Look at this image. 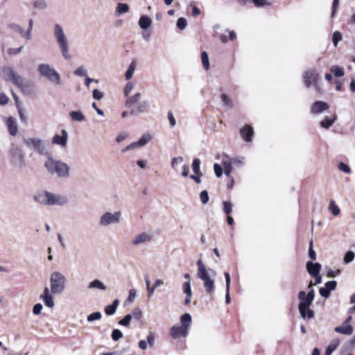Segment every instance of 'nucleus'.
<instances>
[{"mask_svg": "<svg viewBox=\"0 0 355 355\" xmlns=\"http://www.w3.org/2000/svg\"><path fill=\"white\" fill-rule=\"evenodd\" d=\"M141 97L140 93H137L132 96H130L127 98L125 101V105L128 108L130 109H137L138 103L139 102Z\"/></svg>", "mask_w": 355, "mask_h": 355, "instance_id": "nucleus-18", "label": "nucleus"}, {"mask_svg": "<svg viewBox=\"0 0 355 355\" xmlns=\"http://www.w3.org/2000/svg\"><path fill=\"white\" fill-rule=\"evenodd\" d=\"M337 117L335 114L327 116L324 119L320 121V125L324 128H329L335 122Z\"/></svg>", "mask_w": 355, "mask_h": 355, "instance_id": "nucleus-25", "label": "nucleus"}, {"mask_svg": "<svg viewBox=\"0 0 355 355\" xmlns=\"http://www.w3.org/2000/svg\"><path fill=\"white\" fill-rule=\"evenodd\" d=\"M184 159L182 157H177L172 159L171 166L173 168H175L176 165L182 163Z\"/></svg>", "mask_w": 355, "mask_h": 355, "instance_id": "nucleus-56", "label": "nucleus"}, {"mask_svg": "<svg viewBox=\"0 0 355 355\" xmlns=\"http://www.w3.org/2000/svg\"><path fill=\"white\" fill-rule=\"evenodd\" d=\"M187 26V21L185 18L180 17L178 19L177 27L180 30H181V31L184 30L186 28Z\"/></svg>", "mask_w": 355, "mask_h": 355, "instance_id": "nucleus-41", "label": "nucleus"}, {"mask_svg": "<svg viewBox=\"0 0 355 355\" xmlns=\"http://www.w3.org/2000/svg\"><path fill=\"white\" fill-rule=\"evenodd\" d=\"M49 173L56 175L61 178H67L69 176V166L64 162L48 158L44 164Z\"/></svg>", "mask_w": 355, "mask_h": 355, "instance_id": "nucleus-7", "label": "nucleus"}, {"mask_svg": "<svg viewBox=\"0 0 355 355\" xmlns=\"http://www.w3.org/2000/svg\"><path fill=\"white\" fill-rule=\"evenodd\" d=\"M214 170L215 175L217 178H220L223 175V168L222 166L218 164H214Z\"/></svg>", "mask_w": 355, "mask_h": 355, "instance_id": "nucleus-52", "label": "nucleus"}, {"mask_svg": "<svg viewBox=\"0 0 355 355\" xmlns=\"http://www.w3.org/2000/svg\"><path fill=\"white\" fill-rule=\"evenodd\" d=\"M134 86H135V85L132 82H129L126 84V85L124 88V94L126 96H128L130 94V92H132V90L134 88Z\"/></svg>", "mask_w": 355, "mask_h": 355, "instance_id": "nucleus-55", "label": "nucleus"}, {"mask_svg": "<svg viewBox=\"0 0 355 355\" xmlns=\"http://www.w3.org/2000/svg\"><path fill=\"white\" fill-rule=\"evenodd\" d=\"M355 257V254L352 251H348L344 257V263H349L352 262Z\"/></svg>", "mask_w": 355, "mask_h": 355, "instance_id": "nucleus-45", "label": "nucleus"}, {"mask_svg": "<svg viewBox=\"0 0 355 355\" xmlns=\"http://www.w3.org/2000/svg\"><path fill=\"white\" fill-rule=\"evenodd\" d=\"M232 210V204L230 202L225 201L223 202V211L226 214H230Z\"/></svg>", "mask_w": 355, "mask_h": 355, "instance_id": "nucleus-50", "label": "nucleus"}, {"mask_svg": "<svg viewBox=\"0 0 355 355\" xmlns=\"http://www.w3.org/2000/svg\"><path fill=\"white\" fill-rule=\"evenodd\" d=\"M252 1L257 7H263L264 6L270 5V3H268L266 0H252Z\"/></svg>", "mask_w": 355, "mask_h": 355, "instance_id": "nucleus-58", "label": "nucleus"}, {"mask_svg": "<svg viewBox=\"0 0 355 355\" xmlns=\"http://www.w3.org/2000/svg\"><path fill=\"white\" fill-rule=\"evenodd\" d=\"M68 133L65 130H62L60 134H56L52 139V144L58 145L61 148H65L67 145Z\"/></svg>", "mask_w": 355, "mask_h": 355, "instance_id": "nucleus-15", "label": "nucleus"}, {"mask_svg": "<svg viewBox=\"0 0 355 355\" xmlns=\"http://www.w3.org/2000/svg\"><path fill=\"white\" fill-rule=\"evenodd\" d=\"M319 293L321 296H322L325 298H328L330 295V291H329L325 287L320 288L319 290Z\"/></svg>", "mask_w": 355, "mask_h": 355, "instance_id": "nucleus-64", "label": "nucleus"}, {"mask_svg": "<svg viewBox=\"0 0 355 355\" xmlns=\"http://www.w3.org/2000/svg\"><path fill=\"white\" fill-rule=\"evenodd\" d=\"M8 101H9V98L7 96V95H6L3 93H1L0 94V105H6L8 103Z\"/></svg>", "mask_w": 355, "mask_h": 355, "instance_id": "nucleus-63", "label": "nucleus"}, {"mask_svg": "<svg viewBox=\"0 0 355 355\" xmlns=\"http://www.w3.org/2000/svg\"><path fill=\"white\" fill-rule=\"evenodd\" d=\"M119 300L116 299L114 300L112 304L107 305L105 308V313L107 315H114L116 312V310L117 309V306L119 305Z\"/></svg>", "mask_w": 355, "mask_h": 355, "instance_id": "nucleus-27", "label": "nucleus"}, {"mask_svg": "<svg viewBox=\"0 0 355 355\" xmlns=\"http://www.w3.org/2000/svg\"><path fill=\"white\" fill-rule=\"evenodd\" d=\"M191 322V315L189 313L183 314L180 317V324L173 325L170 329V336L173 339H178L180 337L186 338L189 334Z\"/></svg>", "mask_w": 355, "mask_h": 355, "instance_id": "nucleus-5", "label": "nucleus"}, {"mask_svg": "<svg viewBox=\"0 0 355 355\" xmlns=\"http://www.w3.org/2000/svg\"><path fill=\"white\" fill-rule=\"evenodd\" d=\"M6 124L8 126L9 133L12 136H15L18 132L16 119H14L13 117H9L7 119Z\"/></svg>", "mask_w": 355, "mask_h": 355, "instance_id": "nucleus-21", "label": "nucleus"}, {"mask_svg": "<svg viewBox=\"0 0 355 355\" xmlns=\"http://www.w3.org/2000/svg\"><path fill=\"white\" fill-rule=\"evenodd\" d=\"M35 9L44 10L48 8V3L46 0H34L32 3Z\"/></svg>", "mask_w": 355, "mask_h": 355, "instance_id": "nucleus-28", "label": "nucleus"}, {"mask_svg": "<svg viewBox=\"0 0 355 355\" xmlns=\"http://www.w3.org/2000/svg\"><path fill=\"white\" fill-rule=\"evenodd\" d=\"M197 276L203 282L206 293L211 295L215 290L216 272L214 270L207 269L202 259L197 261Z\"/></svg>", "mask_w": 355, "mask_h": 355, "instance_id": "nucleus-3", "label": "nucleus"}, {"mask_svg": "<svg viewBox=\"0 0 355 355\" xmlns=\"http://www.w3.org/2000/svg\"><path fill=\"white\" fill-rule=\"evenodd\" d=\"M340 344V340L338 338H335L331 340L328 347L326 349V352H328L331 354V353L338 347Z\"/></svg>", "mask_w": 355, "mask_h": 355, "instance_id": "nucleus-31", "label": "nucleus"}, {"mask_svg": "<svg viewBox=\"0 0 355 355\" xmlns=\"http://www.w3.org/2000/svg\"><path fill=\"white\" fill-rule=\"evenodd\" d=\"M88 288L105 291L107 289V286L101 281L98 279H94L89 282L88 284Z\"/></svg>", "mask_w": 355, "mask_h": 355, "instance_id": "nucleus-24", "label": "nucleus"}, {"mask_svg": "<svg viewBox=\"0 0 355 355\" xmlns=\"http://www.w3.org/2000/svg\"><path fill=\"white\" fill-rule=\"evenodd\" d=\"M152 236L150 233L143 232L133 237L131 244L135 247H138L150 242Z\"/></svg>", "mask_w": 355, "mask_h": 355, "instance_id": "nucleus-12", "label": "nucleus"}, {"mask_svg": "<svg viewBox=\"0 0 355 355\" xmlns=\"http://www.w3.org/2000/svg\"><path fill=\"white\" fill-rule=\"evenodd\" d=\"M331 72L336 77H342L344 76V70L338 66H333L331 69Z\"/></svg>", "mask_w": 355, "mask_h": 355, "instance_id": "nucleus-40", "label": "nucleus"}, {"mask_svg": "<svg viewBox=\"0 0 355 355\" xmlns=\"http://www.w3.org/2000/svg\"><path fill=\"white\" fill-rule=\"evenodd\" d=\"M70 116L73 121L81 122L85 120V116L82 112H70Z\"/></svg>", "mask_w": 355, "mask_h": 355, "instance_id": "nucleus-34", "label": "nucleus"}, {"mask_svg": "<svg viewBox=\"0 0 355 355\" xmlns=\"http://www.w3.org/2000/svg\"><path fill=\"white\" fill-rule=\"evenodd\" d=\"M336 286H337V283L336 281H329V282H327L325 285H324V287L329 291H332L336 289Z\"/></svg>", "mask_w": 355, "mask_h": 355, "instance_id": "nucleus-54", "label": "nucleus"}, {"mask_svg": "<svg viewBox=\"0 0 355 355\" xmlns=\"http://www.w3.org/2000/svg\"><path fill=\"white\" fill-rule=\"evenodd\" d=\"M322 266L319 263H313L312 261H308L306 263V269L308 272L312 275H317L320 273Z\"/></svg>", "mask_w": 355, "mask_h": 355, "instance_id": "nucleus-19", "label": "nucleus"}, {"mask_svg": "<svg viewBox=\"0 0 355 355\" xmlns=\"http://www.w3.org/2000/svg\"><path fill=\"white\" fill-rule=\"evenodd\" d=\"M329 210L334 216H338L340 212L339 207L335 204V202L334 200L330 201Z\"/></svg>", "mask_w": 355, "mask_h": 355, "instance_id": "nucleus-39", "label": "nucleus"}, {"mask_svg": "<svg viewBox=\"0 0 355 355\" xmlns=\"http://www.w3.org/2000/svg\"><path fill=\"white\" fill-rule=\"evenodd\" d=\"M11 162L17 166L22 168L25 164L24 155L19 147L12 144L9 151Z\"/></svg>", "mask_w": 355, "mask_h": 355, "instance_id": "nucleus-11", "label": "nucleus"}, {"mask_svg": "<svg viewBox=\"0 0 355 355\" xmlns=\"http://www.w3.org/2000/svg\"><path fill=\"white\" fill-rule=\"evenodd\" d=\"M129 315L131 316V319L139 320L142 316V312L139 308H136Z\"/></svg>", "mask_w": 355, "mask_h": 355, "instance_id": "nucleus-43", "label": "nucleus"}, {"mask_svg": "<svg viewBox=\"0 0 355 355\" xmlns=\"http://www.w3.org/2000/svg\"><path fill=\"white\" fill-rule=\"evenodd\" d=\"M112 338L114 341L119 340L123 337V333L119 329H114L112 332Z\"/></svg>", "mask_w": 355, "mask_h": 355, "instance_id": "nucleus-44", "label": "nucleus"}, {"mask_svg": "<svg viewBox=\"0 0 355 355\" xmlns=\"http://www.w3.org/2000/svg\"><path fill=\"white\" fill-rule=\"evenodd\" d=\"M24 144L29 148L42 153L45 150V146L42 140L35 138H27L24 139Z\"/></svg>", "mask_w": 355, "mask_h": 355, "instance_id": "nucleus-13", "label": "nucleus"}, {"mask_svg": "<svg viewBox=\"0 0 355 355\" xmlns=\"http://www.w3.org/2000/svg\"><path fill=\"white\" fill-rule=\"evenodd\" d=\"M131 320V316L128 314L119 322V324L124 327H128L130 325Z\"/></svg>", "mask_w": 355, "mask_h": 355, "instance_id": "nucleus-47", "label": "nucleus"}, {"mask_svg": "<svg viewBox=\"0 0 355 355\" xmlns=\"http://www.w3.org/2000/svg\"><path fill=\"white\" fill-rule=\"evenodd\" d=\"M92 95H93V98H94V99H96V100H100V99H101V98H103V93H102L100 90H98V89H94V90L93 91V94H92Z\"/></svg>", "mask_w": 355, "mask_h": 355, "instance_id": "nucleus-62", "label": "nucleus"}, {"mask_svg": "<svg viewBox=\"0 0 355 355\" xmlns=\"http://www.w3.org/2000/svg\"><path fill=\"white\" fill-rule=\"evenodd\" d=\"M43 309V306L41 304H36L33 309V313L35 315H39L41 313V311Z\"/></svg>", "mask_w": 355, "mask_h": 355, "instance_id": "nucleus-59", "label": "nucleus"}, {"mask_svg": "<svg viewBox=\"0 0 355 355\" xmlns=\"http://www.w3.org/2000/svg\"><path fill=\"white\" fill-rule=\"evenodd\" d=\"M329 109V105L324 101H316L312 106L311 111H326Z\"/></svg>", "mask_w": 355, "mask_h": 355, "instance_id": "nucleus-26", "label": "nucleus"}, {"mask_svg": "<svg viewBox=\"0 0 355 355\" xmlns=\"http://www.w3.org/2000/svg\"><path fill=\"white\" fill-rule=\"evenodd\" d=\"M121 211H105L99 218L98 225L102 228L118 225L121 222Z\"/></svg>", "mask_w": 355, "mask_h": 355, "instance_id": "nucleus-9", "label": "nucleus"}, {"mask_svg": "<svg viewBox=\"0 0 355 355\" xmlns=\"http://www.w3.org/2000/svg\"><path fill=\"white\" fill-rule=\"evenodd\" d=\"M338 168L340 171H343V173H351V168L350 167L343 163V162H340L339 164H338Z\"/></svg>", "mask_w": 355, "mask_h": 355, "instance_id": "nucleus-51", "label": "nucleus"}, {"mask_svg": "<svg viewBox=\"0 0 355 355\" xmlns=\"http://www.w3.org/2000/svg\"><path fill=\"white\" fill-rule=\"evenodd\" d=\"M153 138L152 135L149 133L144 134L142 137L136 142H133L128 145L123 151H128L136 148H140L148 144Z\"/></svg>", "mask_w": 355, "mask_h": 355, "instance_id": "nucleus-14", "label": "nucleus"}, {"mask_svg": "<svg viewBox=\"0 0 355 355\" xmlns=\"http://www.w3.org/2000/svg\"><path fill=\"white\" fill-rule=\"evenodd\" d=\"M221 164L224 169V173L226 176H229L232 172V162L228 156H224L222 158Z\"/></svg>", "mask_w": 355, "mask_h": 355, "instance_id": "nucleus-20", "label": "nucleus"}, {"mask_svg": "<svg viewBox=\"0 0 355 355\" xmlns=\"http://www.w3.org/2000/svg\"><path fill=\"white\" fill-rule=\"evenodd\" d=\"M298 297H299V300H300L298 309H299V311L300 313L301 316L303 318H313V315H314L313 311L309 309L313 301L309 300L306 297V293L303 291H302L299 293Z\"/></svg>", "mask_w": 355, "mask_h": 355, "instance_id": "nucleus-10", "label": "nucleus"}, {"mask_svg": "<svg viewBox=\"0 0 355 355\" xmlns=\"http://www.w3.org/2000/svg\"><path fill=\"white\" fill-rule=\"evenodd\" d=\"M182 288H183V291L184 293L187 295H191V284H190V281H187V282H185L183 285H182Z\"/></svg>", "mask_w": 355, "mask_h": 355, "instance_id": "nucleus-53", "label": "nucleus"}, {"mask_svg": "<svg viewBox=\"0 0 355 355\" xmlns=\"http://www.w3.org/2000/svg\"><path fill=\"white\" fill-rule=\"evenodd\" d=\"M137 296V291L135 289H130L129 291V295L128 300L129 302H132L135 300Z\"/></svg>", "mask_w": 355, "mask_h": 355, "instance_id": "nucleus-60", "label": "nucleus"}, {"mask_svg": "<svg viewBox=\"0 0 355 355\" xmlns=\"http://www.w3.org/2000/svg\"><path fill=\"white\" fill-rule=\"evenodd\" d=\"M136 67V64L135 62H132L127 69L125 76L127 80H130L132 78L135 70Z\"/></svg>", "mask_w": 355, "mask_h": 355, "instance_id": "nucleus-32", "label": "nucleus"}, {"mask_svg": "<svg viewBox=\"0 0 355 355\" xmlns=\"http://www.w3.org/2000/svg\"><path fill=\"white\" fill-rule=\"evenodd\" d=\"M151 24L152 20L149 17L146 15H142L139 18V26L141 29L147 30L150 27Z\"/></svg>", "mask_w": 355, "mask_h": 355, "instance_id": "nucleus-23", "label": "nucleus"}, {"mask_svg": "<svg viewBox=\"0 0 355 355\" xmlns=\"http://www.w3.org/2000/svg\"><path fill=\"white\" fill-rule=\"evenodd\" d=\"M201 60L202 63L205 69V70H208L209 69V57L207 52L203 51L201 54Z\"/></svg>", "mask_w": 355, "mask_h": 355, "instance_id": "nucleus-36", "label": "nucleus"}, {"mask_svg": "<svg viewBox=\"0 0 355 355\" xmlns=\"http://www.w3.org/2000/svg\"><path fill=\"white\" fill-rule=\"evenodd\" d=\"M221 98L224 105H225L228 108H232V101L227 95L223 94L221 95Z\"/></svg>", "mask_w": 355, "mask_h": 355, "instance_id": "nucleus-49", "label": "nucleus"}, {"mask_svg": "<svg viewBox=\"0 0 355 355\" xmlns=\"http://www.w3.org/2000/svg\"><path fill=\"white\" fill-rule=\"evenodd\" d=\"M101 318H102L101 313L99 311H96V312H94V313L89 314L87 318V320L88 322H93L95 320H99L101 319Z\"/></svg>", "mask_w": 355, "mask_h": 355, "instance_id": "nucleus-35", "label": "nucleus"}, {"mask_svg": "<svg viewBox=\"0 0 355 355\" xmlns=\"http://www.w3.org/2000/svg\"><path fill=\"white\" fill-rule=\"evenodd\" d=\"M33 200L43 206H64L69 203V198L65 194L53 193L47 190L37 191L33 196Z\"/></svg>", "mask_w": 355, "mask_h": 355, "instance_id": "nucleus-2", "label": "nucleus"}, {"mask_svg": "<svg viewBox=\"0 0 355 355\" xmlns=\"http://www.w3.org/2000/svg\"><path fill=\"white\" fill-rule=\"evenodd\" d=\"M49 283L50 288H44L43 293L40 295V299L45 306L53 308L55 303L52 295L61 294L64 291L67 278L62 272L54 271L50 275Z\"/></svg>", "mask_w": 355, "mask_h": 355, "instance_id": "nucleus-1", "label": "nucleus"}, {"mask_svg": "<svg viewBox=\"0 0 355 355\" xmlns=\"http://www.w3.org/2000/svg\"><path fill=\"white\" fill-rule=\"evenodd\" d=\"M53 36L60 48L63 58L66 60H71V55L69 53V42L63 27L60 24H54Z\"/></svg>", "mask_w": 355, "mask_h": 355, "instance_id": "nucleus-4", "label": "nucleus"}, {"mask_svg": "<svg viewBox=\"0 0 355 355\" xmlns=\"http://www.w3.org/2000/svg\"><path fill=\"white\" fill-rule=\"evenodd\" d=\"M74 74L77 76H85L87 75V69L85 67L81 66L74 71Z\"/></svg>", "mask_w": 355, "mask_h": 355, "instance_id": "nucleus-46", "label": "nucleus"}, {"mask_svg": "<svg viewBox=\"0 0 355 355\" xmlns=\"http://www.w3.org/2000/svg\"><path fill=\"white\" fill-rule=\"evenodd\" d=\"M12 30L20 35L21 37L26 39V31L20 26L17 24L12 25Z\"/></svg>", "mask_w": 355, "mask_h": 355, "instance_id": "nucleus-37", "label": "nucleus"}, {"mask_svg": "<svg viewBox=\"0 0 355 355\" xmlns=\"http://www.w3.org/2000/svg\"><path fill=\"white\" fill-rule=\"evenodd\" d=\"M320 79V75L314 71H306L303 74L304 83L307 87H309L312 83H317Z\"/></svg>", "mask_w": 355, "mask_h": 355, "instance_id": "nucleus-16", "label": "nucleus"}, {"mask_svg": "<svg viewBox=\"0 0 355 355\" xmlns=\"http://www.w3.org/2000/svg\"><path fill=\"white\" fill-rule=\"evenodd\" d=\"M242 138L245 141H251L254 135L253 129L251 126L245 125L240 130Z\"/></svg>", "mask_w": 355, "mask_h": 355, "instance_id": "nucleus-17", "label": "nucleus"}, {"mask_svg": "<svg viewBox=\"0 0 355 355\" xmlns=\"http://www.w3.org/2000/svg\"><path fill=\"white\" fill-rule=\"evenodd\" d=\"M192 170L196 175H202L200 171V160L198 158H195L193 160Z\"/></svg>", "mask_w": 355, "mask_h": 355, "instance_id": "nucleus-30", "label": "nucleus"}, {"mask_svg": "<svg viewBox=\"0 0 355 355\" xmlns=\"http://www.w3.org/2000/svg\"><path fill=\"white\" fill-rule=\"evenodd\" d=\"M129 10V6L126 3H119L115 10V15L119 16L122 14L128 12Z\"/></svg>", "mask_w": 355, "mask_h": 355, "instance_id": "nucleus-29", "label": "nucleus"}, {"mask_svg": "<svg viewBox=\"0 0 355 355\" xmlns=\"http://www.w3.org/2000/svg\"><path fill=\"white\" fill-rule=\"evenodd\" d=\"M335 331L344 335H352L353 333V327L350 324L343 323L341 326L335 328Z\"/></svg>", "mask_w": 355, "mask_h": 355, "instance_id": "nucleus-22", "label": "nucleus"}, {"mask_svg": "<svg viewBox=\"0 0 355 355\" xmlns=\"http://www.w3.org/2000/svg\"><path fill=\"white\" fill-rule=\"evenodd\" d=\"M33 28V20L31 19L28 21V30L26 31V40H31L32 39V30Z\"/></svg>", "mask_w": 355, "mask_h": 355, "instance_id": "nucleus-42", "label": "nucleus"}, {"mask_svg": "<svg viewBox=\"0 0 355 355\" xmlns=\"http://www.w3.org/2000/svg\"><path fill=\"white\" fill-rule=\"evenodd\" d=\"M37 71L40 77L45 78L54 85L62 84L61 76L57 70L49 63H40Z\"/></svg>", "mask_w": 355, "mask_h": 355, "instance_id": "nucleus-6", "label": "nucleus"}, {"mask_svg": "<svg viewBox=\"0 0 355 355\" xmlns=\"http://www.w3.org/2000/svg\"><path fill=\"white\" fill-rule=\"evenodd\" d=\"M0 76L6 82L21 87L24 84V78L13 68L10 67H3L0 70Z\"/></svg>", "mask_w": 355, "mask_h": 355, "instance_id": "nucleus-8", "label": "nucleus"}, {"mask_svg": "<svg viewBox=\"0 0 355 355\" xmlns=\"http://www.w3.org/2000/svg\"><path fill=\"white\" fill-rule=\"evenodd\" d=\"M23 49V46H20L19 48H10L8 50V53L10 55H17Z\"/></svg>", "mask_w": 355, "mask_h": 355, "instance_id": "nucleus-61", "label": "nucleus"}, {"mask_svg": "<svg viewBox=\"0 0 355 355\" xmlns=\"http://www.w3.org/2000/svg\"><path fill=\"white\" fill-rule=\"evenodd\" d=\"M200 200L202 204L205 205L209 202V198L207 191H202L200 193Z\"/></svg>", "mask_w": 355, "mask_h": 355, "instance_id": "nucleus-48", "label": "nucleus"}, {"mask_svg": "<svg viewBox=\"0 0 355 355\" xmlns=\"http://www.w3.org/2000/svg\"><path fill=\"white\" fill-rule=\"evenodd\" d=\"M150 108H151L150 101L147 99H145L143 101L139 100V102L137 107V109L139 110H149Z\"/></svg>", "mask_w": 355, "mask_h": 355, "instance_id": "nucleus-33", "label": "nucleus"}, {"mask_svg": "<svg viewBox=\"0 0 355 355\" xmlns=\"http://www.w3.org/2000/svg\"><path fill=\"white\" fill-rule=\"evenodd\" d=\"M343 36L340 32L335 31L332 35V42L334 46H337L338 43L342 40Z\"/></svg>", "mask_w": 355, "mask_h": 355, "instance_id": "nucleus-38", "label": "nucleus"}, {"mask_svg": "<svg viewBox=\"0 0 355 355\" xmlns=\"http://www.w3.org/2000/svg\"><path fill=\"white\" fill-rule=\"evenodd\" d=\"M147 344L150 347L154 345L155 343V335L153 332H150L146 338Z\"/></svg>", "mask_w": 355, "mask_h": 355, "instance_id": "nucleus-57", "label": "nucleus"}]
</instances>
